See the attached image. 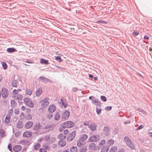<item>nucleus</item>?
I'll use <instances>...</instances> for the list:
<instances>
[{
	"label": "nucleus",
	"instance_id": "3c124183",
	"mask_svg": "<svg viewBox=\"0 0 152 152\" xmlns=\"http://www.w3.org/2000/svg\"><path fill=\"white\" fill-rule=\"evenodd\" d=\"M104 23L105 24H106L107 23L106 22L102 20H99L96 22L97 23Z\"/></svg>",
	"mask_w": 152,
	"mask_h": 152
},
{
	"label": "nucleus",
	"instance_id": "6e6d98bb",
	"mask_svg": "<svg viewBox=\"0 0 152 152\" xmlns=\"http://www.w3.org/2000/svg\"><path fill=\"white\" fill-rule=\"evenodd\" d=\"M69 132L68 130L67 129L65 130L64 131V133L65 134H67Z\"/></svg>",
	"mask_w": 152,
	"mask_h": 152
},
{
	"label": "nucleus",
	"instance_id": "bf43d9fd",
	"mask_svg": "<svg viewBox=\"0 0 152 152\" xmlns=\"http://www.w3.org/2000/svg\"><path fill=\"white\" fill-rule=\"evenodd\" d=\"M144 39H147V40H148L149 39V37L148 35H146L144 36Z\"/></svg>",
	"mask_w": 152,
	"mask_h": 152
},
{
	"label": "nucleus",
	"instance_id": "7ed1b4c3",
	"mask_svg": "<svg viewBox=\"0 0 152 152\" xmlns=\"http://www.w3.org/2000/svg\"><path fill=\"white\" fill-rule=\"evenodd\" d=\"M99 136L97 135H93L90 137L88 139L89 142H95L99 140Z\"/></svg>",
	"mask_w": 152,
	"mask_h": 152
},
{
	"label": "nucleus",
	"instance_id": "49530a36",
	"mask_svg": "<svg viewBox=\"0 0 152 152\" xmlns=\"http://www.w3.org/2000/svg\"><path fill=\"white\" fill-rule=\"evenodd\" d=\"M17 99H19V100H20L22 99V96L20 94H18L17 95Z\"/></svg>",
	"mask_w": 152,
	"mask_h": 152
},
{
	"label": "nucleus",
	"instance_id": "9d476101",
	"mask_svg": "<svg viewBox=\"0 0 152 152\" xmlns=\"http://www.w3.org/2000/svg\"><path fill=\"white\" fill-rule=\"evenodd\" d=\"M20 143L25 147H27L30 144V142L27 140H23L20 141Z\"/></svg>",
	"mask_w": 152,
	"mask_h": 152
},
{
	"label": "nucleus",
	"instance_id": "de8ad7c7",
	"mask_svg": "<svg viewBox=\"0 0 152 152\" xmlns=\"http://www.w3.org/2000/svg\"><path fill=\"white\" fill-rule=\"evenodd\" d=\"M89 122L88 121H85L83 123V124L85 126H89Z\"/></svg>",
	"mask_w": 152,
	"mask_h": 152
},
{
	"label": "nucleus",
	"instance_id": "aec40b11",
	"mask_svg": "<svg viewBox=\"0 0 152 152\" xmlns=\"http://www.w3.org/2000/svg\"><path fill=\"white\" fill-rule=\"evenodd\" d=\"M25 92L27 95L30 96L32 94L33 91L29 88H26V89Z\"/></svg>",
	"mask_w": 152,
	"mask_h": 152
},
{
	"label": "nucleus",
	"instance_id": "09e8293b",
	"mask_svg": "<svg viewBox=\"0 0 152 152\" xmlns=\"http://www.w3.org/2000/svg\"><path fill=\"white\" fill-rule=\"evenodd\" d=\"M111 109L112 107L111 106L107 107L105 108L106 110L108 111L110 110Z\"/></svg>",
	"mask_w": 152,
	"mask_h": 152
},
{
	"label": "nucleus",
	"instance_id": "052dcab7",
	"mask_svg": "<svg viewBox=\"0 0 152 152\" xmlns=\"http://www.w3.org/2000/svg\"><path fill=\"white\" fill-rule=\"evenodd\" d=\"M42 93V90L41 89H39V94H41Z\"/></svg>",
	"mask_w": 152,
	"mask_h": 152
},
{
	"label": "nucleus",
	"instance_id": "58836bf2",
	"mask_svg": "<svg viewBox=\"0 0 152 152\" xmlns=\"http://www.w3.org/2000/svg\"><path fill=\"white\" fill-rule=\"evenodd\" d=\"M0 134L2 137L5 136V132L2 129H0Z\"/></svg>",
	"mask_w": 152,
	"mask_h": 152
},
{
	"label": "nucleus",
	"instance_id": "39448f33",
	"mask_svg": "<svg viewBox=\"0 0 152 152\" xmlns=\"http://www.w3.org/2000/svg\"><path fill=\"white\" fill-rule=\"evenodd\" d=\"M124 140L126 142L127 145L130 148L133 149L134 148V146L133 143L131 142L128 137H125L124 138Z\"/></svg>",
	"mask_w": 152,
	"mask_h": 152
},
{
	"label": "nucleus",
	"instance_id": "c756f323",
	"mask_svg": "<svg viewBox=\"0 0 152 152\" xmlns=\"http://www.w3.org/2000/svg\"><path fill=\"white\" fill-rule=\"evenodd\" d=\"M44 148H41L39 149L40 152H46V149L48 148V146L47 145L44 146Z\"/></svg>",
	"mask_w": 152,
	"mask_h": 152
},
{
	"label": "nucleus",
	"instance_id": "6e6552de",
	"mask_svg": "<svg viewBox=\"0 0 152 152\" xmlns=\"http://www.w3.org/2000/svg\"><path fill=\"white\" fill-rule=\"evenodd\" d=\"M70 115V112L68 110L64 111L61 115V118L63 120H66L68 119Z\"/></svg>",
	"mask_w": 152,
	"mask_h": 152
},
{
	"label": "nucleus",
	"instance_id": "f257e3e1",
	"mask_svg": "<svg viewBox=\"0 0 152 152\" xmlns=\"http://www.w3.org/2000/svg\"><path fill=\"white\" fill-rule=\"evenodd\" d=\"M88 136L87 135L83 134L81 135L77 142V145L78 147H81L86 143V141L87 140Z\"/></svg>",
	"mask_w": 152,
	"mask_h": 152
},
{
	"label": "nucleus",
	"instance_id": "338daca9",
	"mask_svg": "<svg viewBox=\"0 0 152 152\" xmlns=\"http://www.w3.org/2000/svg\"><path fill=\"white\" fill-rule=\"evenodd\" d=\"M149 135L151 137H152V132H150V133H149Z\"/></svg>",
	"mask_w": 152,
	"mask_h": 152
},
{
	"label": "nucleus",
	"instance_id": "4be33fe9",
	"mask_svg": "<svg viewBox=\"0 0 152 152\" xmlns=\"http://www.w3.org/2000/svg\"><path fill=\"white\" fill-rule=\"evenodd\" d=\"M17 103L14 100H12L11 101V105L12 108L15 107Z\"/></svg>",
	"mask_w": 152,
	"mask_h": 152
},
{
	"label": "nucleus",
	"instance_id": "79ce46f5",
	"mask_svg": "<svg viewBox=\"0 0 152 152\" xmlns=\"http://www.w3.org/2000/svg\"><path fill=\"white\" fill-rule=\"evenodd\" d=\"M101 100L104 102H106L107 101L106 97L104 96H102L101 97Z\"/></svg>",
	"mask_w": 152,
	"mask_h": 152
},
{
	"label": "nucleus",
	"instance_id": "473e14b6",
	"mask_svg": "<svg viewBox=\"0 0 152 152\" xmlns=\"http://www.w3.org/2000/svg\"><path fill=\"white\" fill-rule=\"evenodd\" d=\"M71 152H76L77 151V148L76 147H72L70 148Z\"/></svg>",
	"mask_w": 152,
	"mask_h": 152
},
{
	"label": "nucleus",
	"instance_id": "72a5a7b5",
	"mask_svg": "<svg viewBox=\"0 0 152 152\" xmlns=\"http://www.w3.org/2000/svg\"><path fill=\"white\" fill-rule=\"evenodd\" d=\"M105 140H101L99 143V145L101 146H103L105 143Z\"/></svg>",
	"mask_w": 152,
	"mask_h": 152
},
{
	"label": "nucleus",
	"instance_id": "cd10ccee",
	"mask_svg": "<svg viewBox=\"0 0 152 152\" xmlns=\"http://www.w3.org/2000/svg\"><path fill=\"white\" fill-rule=\"evenodd\" d=\"M18 82L17 80H14L12 83V87H17L18 86Z\"/></svg>",
	"mask_w": 152,
	"mask_h": 152
},
{
	"label": "nucleus",
	"instance_id": "b1692460",
	"mask_svg": "<svg viewBox=\"0 0 152 152\" xmlns=\"http://www.w3.org/2000/svg\"><path fill=\"white\" fill-rule=\"evenodd\" d=\"M66 145V142L65 141L60 140L58 142V145L61 147L64 146Z\"/></svg>",
	"mask_w": 152,
	"mask_h": 152
},
{
	"label": "nucleus",
	"instance_id": "69168bd1",
	"mask_svg": "<svg viewBox=\"0 0 152 152\" xmlns=\"http://www.w3.org/2000/svg\"><path fill=\"white\" fill-rule=\"evenodd\" d=\"M36 94L37 96H38V90H37V91H36Z\"/></svg>",
	"mask_w": 152,
	"mask_h": 152
},
{
	"label": "nucleus",
	"instance_id": "0e129e2a",
	"mask_svg": "<svg viewBox=\"0 0 152 152\" xmlns=\"http://www.w3.org/2000/svg\"><path fill=\"white\" fill-rule=\"evenodd\" d=\"M2 76L0 75V81H1L2 80Z\"/></svg>",
	"mask_w": 152,
	"mask_h": 152
},
{
	"label": "nucleus",
	"instance_id": "e2e57ef3",
	"mask_svg": "<svg viewBox=\"0 0 152 152\" xmlns=\"http://www.w3.org/2000/svg\"><path fill=\"white\" fill-rule=\"evenodd\" d=\"M21 109L22 110H25V107L24 106H22V107H21Z\"/></svg>",
	"mask_w": 152,
	"mask_h": 152
},
{
	"label": "nucleus",
	"instance_id": "c85d7f7f",
	"mask_svg": "<svg viewBox=\"0 0 152 152\" xmlns=\"http://www.w3.org/2000/svg\"><path fill=\"white\" fill-rule=\"evenodd\" d=\"M24 63L23 64L26 66H29L28 65L25 64L26 63H28L30 64H31L33 63L34 62L32 60H30V59H27L26 61H24Z\"/></svg>",
	"mask_w": 152,
	"mask_h": 152
},
{
	"label": "nucleus",
	"instance_id": "20e7f679",
	"mask_svg": "<svg viewBox=\"0 0 152 152\" xmlns=\"http://www.w3.org/2000/svg\"><path fill=\"white\" fill-rule=\"evenodd\" d=\"M49 104V102L48 101V99H45L41 101L40 102V106L42 108H45L47 107Z\"/></svg>",
	"mask_w": 152,
	"mask_h": 152
},
{
	"label": "nucleus",
	"instance_id": "a18cd8bd",
	"mask_svg": "<svg viewBox=\"0 0 152 152\" xmlns=\"http://www.w3.org/2000/svg\"><path fill=\"white\" fill-rule=\"evenodd\" d=\"M33 129L34 130H37L38 129V125L36 124L35 125H34L33 127Z\"/></svg>",
	"mask_w": 152,
	"mask_h": 152
},
{
	"label": "nucleus",
	"instance_id": "4c0bfd02",
	"mask_svg": "<svg viewBox=\"0 0 152 152\" xmlns=\"http://www.w3.org/2000/svg\"><path fill=\"white\" fill-rule=\"evenodd\" d=\"M2 66L4 69H6L7 68V65L6 63L5 62H3L2 63Z\"/></svg>",
	"mask_w": 152,
	"mask_h": 152
},
{
	"label": "nucleus",
	"instance_id": "f704fd0d",
	"mask_svg": "<svg viewBox=\"0 0 152 152\" xmlns=\"http://www.w3.org/2000/svg\"><path fill=\"white\" fill-rule=\"evenodd\" d=\"M13 110L11 109L9 110L8 113L7 115H9L10 116H12V114L13 113Z\"/></svg>",
	"mask_w": 152,
	"mask_h": 152
},
{
	"label": "nucleus",
	"instance_id": "6ab92c4d",
	"mask_svg": "<svg viewBox=\"0 0 152 152\" xmlns=\"http://www.w3.org/2000/svg\"><path fill=\"white\" fill-rule=\"evenodd\" d=\"M56 110L55 106L53 105H50L49 107V111L51 113L53 112Z\"/></svg>",
	"mask_w": 152,
	"mask_h": 152
},
{
	"label": "nucleus",
	"instance_id": "2f4dec72",
	"mask_svg": "<svg viewBox=\"0 0 152 152\" xmlns=\"http://www.w3.org/2000/svg\"><path fill=\"white\" fill-rule=\"evenodd\" d=\"M32 116L30 114H27L25 115V118L27 120H29L32 118Z\"/></svg>",
	"mask_w": 152,
	"mask_h": 152
},
{
	"label": "nucleus",
	"instance_id": "c03bdc74",
	"mask_svg": "<svg viewBox=\"0 0 152 152\" xmlns=\"http://www.w3.org/2000/svg\"><path fill=\"white\" fill-rule=\"evenodd\" d=\"M104 131L105 132L107 133L109 132V129L108 127H105L104 129Z\"/></svg>",
	"mask_w": 152,
	"mask_h": 152
},
{
	"label": "nucleus",
	"instance_id": "9b49d317",
	"mask_svg": "<svg viewBox=\"0 0 152 152\" xmlns=\"http://www.w3.org/2000/svg\"><path fill=\"white\" fill-rule=\"evenodd\" d=\"M22 149V147L19 145H17L13 147V151L15 152H18L20 151Z\"/></svg>",
	"mask_w": 152,
	"mask_h": 152
},
{
	"label": "nucleus",
	"instance_id": "ddd939ff",
	"mask_svg": "<svg viewBox=\"0 0 152 152\" xmlns=\"http://www.w3.org/2000/svg\"><path fill=\"white\" fill-rule=\"evenodd\" d=\"M11 118V116H10L9 115H7L4 119V123L7 124H9L10 122Z\"/></svg>",
	"mask_w": 152,
	"mask_h": 152
},
{
	"label": "nucleus",
	"instance_id": "f3484780",
	"mask_svg": "<svg viewBox=\"0 0 152 152\" xmlns=\"http://www.w3.org/2000/svg\"><path fill=\"white\" fill-rule=\"evenodd\" d=\"M89 128L92 130V131H95L96 130V125H95L94 123H91V124L89 126Z\"/></svg>",
	"mask_w": 152,
	"mask_h": 152
},
{
	"label": "nucleus",
	"instance_id": "0eeeda50",
	"mask_svg": "<svg viewBox=\"0 0 152 152\" xmlns=\"http://www.w3.org/2000/svg\"><path fill=\"white\" fill-rule=\"evenodd\" d=\"M24 101L25 104L28 106L31 107H33V103L30 99L27 97H25L24 99Z\"/></svg>",
	"mask_w": 152,
	"mask_h": 152
},
{
	"label": "nucleus",
	"instance_id": "e433bc0d",
	"mask_svg": "<svg viewBox=\"0 0 152 152\" xmlns=\"http://www.w3.org/2000/svg\"><path fill=\"white\" fill-rule=\"evenodd\" d=\"M55 59L58 62H60L62 61L61 58L59 56H56L55 58Z\"/></svg>",
	"mask_w": 152,
	"mask_h": 152
},
{
	"label": "nucleus",
	"instance_id": "8fccbe9b",
	"mask_svg": "<svg viewBox=\"0 0 152 152\" xmlns=\"http://www.w3.org/2000/svg\"><path fill=\"white\" fill-rule=\"evenodd\" d=\"M15 113L16 114H18L19 113V109L18 108H16L15 110Z\"/></svg>",
	"mask_w": 152,
	"mask_h": 152
},
{
	"label": "nucleus",
	"instance_id": "5701e85b",
	"mask_svg": "<svg viewBox=\"0 0 152 152\" xmlns=\"http://www.w3.org/2000/svg\"><path fill=\"white\" fill-rule=\"evenodd\" d=\"M117 146H113L110 149L109 152H115L117 151Z\"/></svg>",
	"mask_w": 152,
	"mask_h": 152
},
{
	"label": "nucleus",
	"instance_id": "603ef678",
	"mask_svg": "<svg viewBox=\"0 0 152 152\" xmlns=\"http://www.w3.org/2000/svg\"><path fill=\"white\" fill-rule=\"evenodd\" d=\"M34 148L35 150H38V143H37L36 145H35Z\"/></svg>",
	"mask_w": 152,
	"mask_h": 152
},
{
	"label": "nucleus",
	"instance_id": "c9c22d12",
	"mask_svg": "<svg viewBox=\"0 0 152 152\" xmlns=\"http://www.w3.org/2000/svg\"><path fill=\"white\" fill-rule=\"evenodd\" d=\"M58 137L61 140H64L65 139V136L62 134H60L58 135Z\"/></svg>",
	"mask_w": 152,
	"mask_h": 152
},
{
	"label": "nucleus",
	"instance_id": "37998d69",
	"mask_svg": "<svg viewBox=\"0 0 152 152\" xmlns=\"http://www.w3.org/2000/svg\"><path fill=\"white\" fill-rule=\"evenodd\" d=\"M86 149L85 147L81 148L80 150V152H86Z\"/></svg>",
	"mask_w": 152,
	"mask_h": 152
},
{
	"label": "nucleus",
	"instance_id": "4d7b16f0",
	"mask_svg": "<svg viewBox=\"0 0 152 152\" xmlns=\"http://www.w3.org/2000/svg\"><path fill=\"white\" fill-rule=\"evenodd\" d=\"M13 92L15 94H17L18 92V91L17 90L15 89L13 90Z\"/></svg>",
	"mask_w": 152,
	"mask_h": 152
},
{
	"label": "nucleus",
	"instance_id": "f8f14e48",
	"mask_svg": "<svg viewBox=\"0 0 152 152\" xmlns=\"http://www.w3.org/2000/svg\"><path fill=\"white\" fill-rule=\"evenodd\" d=\"M114 142V140L113 139H109L107 141V146L109 148L110 146L113 145Z\"/></svg>",
	"mask_w": 152,
	"mask_h": 152
},
{
	"label": "nucleus",
	"instance_id": "5fc2aeb1",
	"mask_svg": "<svg viewBox=\"0 0 152 152\" xmlns=\"http://www.w3.org/2000/svg\"><path fill=\"white\" fill-rule=\"evenodd\" d=\"M8 148L10 151H12V147H11L10 144H9L8 145Z\"/></svg>",
	"mask_w": 152,
	"mask_h": 152
},
{
	"label": "nucleus",
	"instance_id": "dca6fc26",
	"mask_svg": "<svg viewBox=\"0 0 152 152\" xmlns=\"http://www.w3.org/2000/svg\"><path fill=\"white\" fill-rule=\"evenodd\" d=\"M96 148V145L94 143H91L89 145L88 148L90 150H94Z\"/></svg>",
	"mask_w": 152,
	"mask_h": 152
},
{
	"label": "nucleus",
	"instance_id": "393cba45",
	"mask_svg": "<svg viewBox=\"0 0 152 152\" xmlns=\"http://www.w3.org/2000/svg\"><path fill=\"white\" fill-rule=\"evenodd\" d=\"M109 149V148L107 146H103L101 151V152H107Z\"/></svg>",
	"mask_w": 152,
	"mask_h": 152
},
{
	"label": "nucleus",
	"instance_id": "680f3d73",
	"mask_svg": "<svg viewBox=\"0 0 152 152\" xmlns=\"http://www.w3.org/2000/svg\"><path fill=\"white\" fill-rule=\"evenodd\" d=\"M143 127L142 125L140 126L137 128L138 130L141 129Z\"/></svg>",
	"mask_w": 152,
	"mask_h": 152
},
{
	"label": "nucleus",
	"instance_id": "864d4df0",
	"mask_svg": "<svg viewBox=\"0 0 152 152\" xmlns=\"http://www.w3.org/2000/svg\"><path fill=\"white\" fill-rule=\"evenodd\" d=\"M48 117L49 118H52L53 117V115L52 114H48Z\"/></svg>",
	"mask_w": 152,
	"mask_h": 152
},
{
	"label": "nucleus",
	"instance_id": "a878e982",
	"mask_svg": "<svg viewBox=\"0 0 152 152\" xmlns=\"http://www.w3.org/2000/svg\"><path fill=\"white\" fill-rule=\"evenodd\" d=\"M60 118V114L58 113H56L54 116V119L56 120H58Z\"/></svg>",
	"mask_w": 152,
	"mask_h": 152
},
{
	"label": "nucleus",
	"instance_id": "a211bd4d",
	"mask_svg": "<svg viewBox=\"0 0 152 152\" xmlns=\"http://www.w3.org/2000/svg\"><path fill=\"white\" fill-rule=\"evenodd\" d=\"M31 135L32 133L28 131L25 132L23 134V137H29Z\"/></svg>",
	"mask_w": 152,
	"mask_h": 152
},
{
	"label": "nucleus",
	"instance_id": "774afa93",
	"mask_svg": "<svg viewBox=\"0 0 152 152\" xmlns=\"http://www.w3.org/2000/svg\"><path fill=\"white\" fill-rule=\"evenodd\" d=\"M118 152H124V151L123 150H119Z\"/></svg>",
	"mask_w": 152,
	"mask_h": 152
},
{
	"label": "nucleus",
	"instance_id": "13d9d810",
	"mask_svg": "<svg viewBox=\"0 0 152 152\" xmlns=\"http://www.w3.org/2000/svg\"><path fill=\"white\" fill-rule=\"evenodd\" d=\"M20 134L19 132H16L15 133V135L16 137H18L19 136Z\"/></svg>",
	"mask_w": 152,
	"mask_h": 152
},
{
	"label": "nucleus",
	"instance_id": "a19ab883",
	"mask_svg": "<svg viewBox=\"0 0 152 152\" xmlns=\"http://www.w3.org/2000/svg\"><path fill=\"white\" fill-rule=\"evenodd\" d=\"M101 109L100 108V107L99 108L97 107L96 108V112H97V113L98 115H99L100 114V113H101Z\"/></svg>",
	"mask_w": 152,
	"mask_h": 152
},
{
	"label": "nucleus",
	"instance_id": "7c9ffc66",
	"mask_svg": "<svg viewBox=\"0 0 152 152\" xmlns=\"http://www.w3.org/2000/svg\"><path fill=\"white\" fill-rule=\"evenodd\" d=\"M15 49L13 48H9L7 49V51L9 53H11L14 52Z\"/></svg>",
	"mask_w": 152,
	"mask_h": 152
},
{
	"label": "nucleus",
	"instance_id": "1a4fd4ad",
	"mask_svg": "<svg viewBox=\"0 0 152 152\" xmlns=\"http://www.w3.org/2000/svg\"><path fill=\"white\" fill-rule=\"evenodd\" d=\"M76 134L75 131H72L70 134H69L67 137V140L69 142H70L72 141L74 138Z\"/></svg>",
	"mask_w": 152,
	"mask_h": 152
},
{
	"label": "nucleus",
	"instance_id": "4468645a",
	"mask_svg": "<svg viewBox=\"0 0 152 152\" xmlns=\"http://www.w3.org/2000/svg\"><path fill=\"white\" fill-rule=\"evenodd\" d=\"M61 102L60 103H61V104L64 108L66 107L67 106V103L66 100L64 98H61Z\"/></svg>",
	"mask_w": 152,
	"mask_h": 152
},
{
	"label": "nucleus",
	"instance_id": "412c9836",
	"mask_svg": "<svg viewBox=\"0 0 152 152\" xmlns=\"http://www.w3.org/2000/svg\"><path fill=\"white\" fill-rule=\"evenodd\" d=\"M23 127V124L22 121H19L17 122V127L18 129H21Z\"/></svg>",
	"mask_w": 152,
	"mask_h": 152
},
{
	"label": "nucleus",
	"instance_id": "bb28decb",
	"mask_svg": "<svg viewBox=\"0 0 152 152\" xmlns=\"http://www.w3.org/2000/svg\"><path fill=\"white\" fill-rule=\"evenodd\" d=\"M40 63L42 64H48V60L42 58L40 59Z\"/></svg>",
	"mask_w": 152,
	"mask_h": 152
},
{
	"label": "nucleus",
	"instance_id": "2eb2a0df",
	"mask_svg": "<svg viewBox=\"0 0 152 152\" xmlns=\"http://www.w3.org/2000/svg\"><path fill=\"white\" fill-rule=\"evenodd\" d=\"M33 125V123L31 121L27 122L25 125V127L26 129L30 128Z\"/></svg>",
	"mask_w": 152,
	"mask_h": 152
},
{
	"label": "nucleus",
	"instance_id": "f03ea898",
	"mask_svg": "<svg viewBox=\"0 0 152 152\" xmlns=\"http://www.w3.org/2000/svg\"><path fill=\"white\" fill-rule=\"evenodd\" d=\"M63 126L66 128H71L75 125V123L71 121L64 122L63 124Z\"/></svg>",
	"mask_w": 152,
	"mask_h": 152
},
{
	"label": "nucleus",
	"instance_id": "423d86ee",
	"mask_svg": "<svg viewBox=\"0 0 152 152\" xmlns=\"http://www.w3.org/2000/svg\"><path fill=\"white\" fill-rule=\"evenodd\" d=\"M9 94L8 90L5 88L3 87L1 88V95L2 97L6 99L8 97Z\"/></svg>",
	"mask_w": 152,
	"mask_h": 152
},
{
	"label": "nucleus",
	"instance_id": "ea45409f",
	"mask_svg": "<svg viewBox=\"0 0 152 152\" xmlns=\"http://www.w3.org/2000/svg\"><path fill=\"white\" fill-rule=\"evenodd\" d=\"M139 31H134L133 33V35L134 36H136L138 35L139 34Z\"/></svg>",
	"mask_w": 152,
	"mask_h": 152
}]
</instances>
